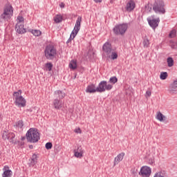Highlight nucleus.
<instances>
[{
  "label": "nucleus",
  "mask_w": 177,
  "mask_h": 177,
  "mask_svg": "<svg viewBox=\"0 0 177 177\" xmlns=\"http://www.w3.org/2000/svg\"><path fill=\"white\" fill-rule=\"evenodd\" d=\"M26 139L30 143H37L39 140V133L34 128L30 129L26 133Z\"/></svg>",
  "instance_id": "1"
},
{
  "label": "nucleus",
  "mask_w": 177,
  "mask_h": 177,
  "mask_svg": "<svg viewBox=\"0 0 177 177\" xmlns=\"http://www.w3.org/2000/svg\"><path fill=\"white\" fill-rule=\"evenodd\" d=\"M12 16H13V7L8 5L4 8L3 13L0 15V22L9 21Z\"/></svg>",
  "instance_id": "2"
},
{
  "label": "nucleus",
  "mask_w": 177,
  "mask_h": 177,
  "mask_svg": "<svg viewBox=\"0 0 177 177\" xmlns=\"http://www.w3.org/2000/svg\"><path fill=\"white\" fill-rule=\"evenodd\" d=\"M57 53V50L52 45H48L44 50V55L48 60H53L56 57Z\"/></svg>",
  "instance_id": "3"
},
{
  "label": "nucleus",
  "mask_w": 177,
  "mask_h": 177,
  "mask_svg": "<svg viewBox=\"0 0 177 177\" xmlns=\"http://www.w3.org/2000/svg\"><path fill=\"white\" fill-rule=\"evenodd\" d=\"M164 6H165L164 1L157 0L153 3V10H154L156 13H162L164 15V13H165V8H164Z\"/></svg>",
  "instance_id": "4"
},
{
  "label": "nucleus",
  "mask_w": 177,
  "mask_h": 177,
  "mask_svg": "<svg viewBox=\"0 0 177 177\" xmlns=\"http://www.w3.org/2000/svg\"><path fill=\"white\" fill-rule=\"evenodd\" d=\"M128 30V24L117 25L113 28V32L116 35H124Z\"/></svg>",
  "instance_id": "5"
},
{
  "label": "nucleus",
  "mask_w": 177,
  "mask_h": 177,
  "mask_svg": "<svg viewBox=\"0 0 177 177\" xmlns=\"http://www.w3.org/2000/svg\"><path fill=\"white\" fill-rule=\"evenodd\" d=\"M113 89V84H107L106 81H102L97 87V92H106V91H111Z\"/></svg>",
  "instance_id": "6"
},
{
  "label": "nucleus",
  "mask_w": 177,
  "mask_h": 177,
  "mask_svg": "<svg viewBox=\"0 0 177 177\" xmlns=\"http://www.w3.org/2000/svg\"><path fill=\"white\" fill-rule=\"evenodd\" d=\"M81 21H82V17H78L77 19L74 29L71 34V36H70L71 39H74L77 34H78V31H80V30L81 29Z\"/></svg>",
  "instance_id": "7"
},
{
  "label": "nucleus",
  "mask_w": 177,
  "mask_h": 177,
  "mask_svg": "<svg viewBox=\"0 0 177 177\" xmlns=\"http://www.w3.org/2000/svg\"><path fill=\"white\" fill-rule=\"evenodd\" d=\"M147 21L153 30H156L158 27V24L160 23V18H154V15H152L151 17L147 18Z\"/></svg>",
  "instance_id": "8"
},
{
  "label": "nucleus",
  "mask_w": 177,
  "mask_h": 177,
  "mask_svg": "<svg viewBox=\"0 0 177 177\" xmlns=\"http://www.w3.org/2000/svg\"><path fill=\"white\" fill-rule=\"evenodd\" d=\"M139 175L142 177H150V175H151V169L147 166H144L141 167Z\"/></svg>",
  "instance_id": "9"
},
{
  "label": "nucleus",
  "mask_w": 177,
  "mask_h": 177,
  "mask_svg": "<svg viewBox=\"0 0 177 177\" xmlns=\"http://www.w3.org/2000/svg\"><path fill=\"white\" fill-rule=\"evenodd\" d=\"M102 50L106 53V56H110V55H111V51L113 50L111 44L106 41L102 46Z\"/></svg>",
  "instance_id": "10"
},
{
  "label": "nucleus",
  "mask_w": 177,
  "mask_h": 177,
  "mask_svg": "<svg viewBox=\"0 0 177 177\" xmlns=\"http://www.w3.org/2000/svg\"><path fill=\"white\" fill-rule=\"evenodd\" d=\"M170 95H177V80H174L169 87Z\"/></svg>",
  "instance_id": "11"
},
{
  "label": "nucleus",
  "mask_w": 177,
  "mask_h": 177,
  "mask_svg": "<svg viewBox=\"0 0 177 177\" xmlns=\"http://www.w3.org/2000/svg\"><path fill=\"white\" fill-rule=\"evenodd\" d=\"M15 104L18 107H25L26 106V99L22 97H15Z\"/></svg>",
  "instance_id": "12"
},
{
  "label": "nucleus",
  "mask_w": 177,
  "mask_h": 177,
  "mask_svg": "<svg viewBox=\"0 0 177 177\" xmlns=\"http://www.w3.org/2000/svg\"><path fill=\"white\" fill-rule=\"evenodd\" d=\"M125 156V153L122 152L119 153L114 159L113 166L115 167L118 164H120L122 160H124V157Z\"/></svg>",
  "instance_id": "13"
},
{
  "label": "nucleus",
  "mask_w": 177,
  "mask_h": 177,
  "mask_svg": "<svg viewBox=\"0 0 177 177\" xmlns=\"http://www.w3.org/2000/svg\"><path fill=\"white\" fill-rule=\"evenodd\" d=\"M15 30L18 34H25V32H26L23 24L17 23L15 26Z\"/></svg>",
  "instance_id": "14"
},
{
  "label": "nucleus",
  "mask_w": 177,
  "mask_h": 177,
  "mask_svg": "<svg viewBox=\"0 0 177 177\" xmlns=\"http://www.w3.org/2000/svg\"><path fill=\"white\" fill-rule=\"evenodd\" d=\"M53 106L54 109H55V110H60V109L63 107V102L62 100L56 98L53 102Z\"/></svg>",
  "instance_id": "15"
},
{
  "label": "nucleus",
  "mask_w": 177,
  "mask_h": 177,
  "mask_svg": "<svg viewBox=\"0 0 177 177\" xmlns=\"http://www.w3.org/2000/svg\"><path fill=\"white\" fill-rule=\"evenodd\" d=\"M86 92V93H95V92H97V87L96 88V86L93 84H90L87 86Z\"/></svg>",
  "instance_id": "16"
},
{
  "label": "nucleus",
  "mask_w": 177,
  "mask_h": 177,
  "mask_svg": "<svg viewBox=\"0 0 177 177\" xmlns=\"http://www.w3.org/2000/svg\"><path fill=\"white\" fill-rule=\"evenodd\" d=\"M135 1L130 0L127 4L126 10H127V12H132V10L135 9Z\"/></svg>",
  "instance_id": "17"
},
{
  "label": "nucleus",
  "mask_w": 177,
  "mask_h": 177,
  "mask_svg": "<svg viewBox=\"0 0 177 177\" xmlns=\"http://www.w3.org/2000/svg\"><path fill=\"white\" fill-rule=\"evenodd\" d=\"M54 96L57 99H59V100H61V99H64L66 97V93H63L62 91L58 90L55 91Z\"/></svg>",
  "instance_id": "18"
},
{
  "label": "nucleus",
  "mask_w": 177,
  "mask_h": 177,
  "mask_svg": "<svg viewBox=\"0 0 177 177\" xmlns=\"http://www.w3.org/2000/svg\"><path fill=\"white\" fill-rule=\"evenodd\" d=\"M3 171H4L3 174H2L3 177H10V176H12V172L11 171V170L9 169L8 167L5 166L3 169Z\"/></svg>",
  "instance_id": "19"
},
{
  "label": "nucleus",
  "mask_w": 177,
  "mask_h": 177,
  "mask_svg": "<svg viewBox=\"0 0 177 177\" xmlns=\"http://www.w3.org/2000/svg\"><path fill=\"white\" fill-rule=\"evenodd\" d=\"M38 162V156L37 154H33L31 157V162H30V165L32 167H34Z\"/></svg>",
  "instance_id": "20"
},
{
  "label": "nucleus",
  "mask_w": 177,
  "mask_h": 177,
  "mask_svg": "<svg viewBox=\"0 0 177 177\" xmlns=\"http://www.w3.org/2000/svg\"><path fill=\"white\" fill-rule=\"evenodd\" d=\"M153 177H168L167 176V172L164 170L158 171Z\"/></svg>",
  "instance_id": "21"
},
{
  "label": "nucleus",
  "mask_w": 177,
  "mask_h": 177,
  "mask_svg": "<svg viewBox=\"0 0 177 177\" xmlns=\"http://www.w3.org/2000/svg\"><path fill=\"white\" fill-rule=\"evenodd\" d=\"M54 21L55 23H62L63 21V16L62 15H57L54 17Z\"/></svg>",
  "instance_id": "22"
},
{
  "label": "nucleus",
  "mask_w": 177,
  "mask_h": 177,
  "mask_svg": "<svg viewBox=\"0 0 177 177\" xmlns=\"http://www.w3.org/2000/svg\"><path fill=\"white\" fill-rule=\"evenodd\" d=\"M107 57L109 59H112V60H115V59H117V57H118V54H117V53H115V51L112 50L111 52V54H109V55H107Z\"/></svg>",
  "instance_id": "23"
},
{
  "label": "nucleus",
  "mask_w": 177,
  "mask_h": 177,
  "mask_svg": "<svg viewBox=\"0 0 177 177\" xmlns=\"http://www.w3.org/2000/svg\"><path fill=\"white\" fill-rule=\"evenodd\" d=\"M156 118L160 122L165 121V116L160 111L158 112Z\"/></svg>",
  "instance_id": "24"
},
{
  "label": "nucleus",
  "mask_w": 177,
  "mask_h": 177,
  "mask_svg": "<svg viewBox=\"0 0 177 177\" xmlns=\"http://www.w3.org/2000/svg\"><path fill=\"white\" fill-rule=\"evenodd\" d=\"M174 58H172L171 57H169L167 58V66L168 67H174Z\"/></svg>",
  "instance_id": "25"
},
{
  "label": "nucleus",
  "mask_w": 177,
  "mask_h": 177,
  "mask_svg": "<svg viewBox=\"0 0 177 177\" xmlns=\"http://www.w3.org/2000/svg\"><path fill=\"white\" fill-rule=\"evenodd\" d=\"M15 135L14 134V133L10 132L8 136V138H7L8 140H9V142H10V143H15Z\"/></svg>",
  "instance_id": "26"
},
{
  "label": "nucleus",
  "mask_w": 177,
  "mask_h": 177,
  "mask_svg": "<svg viewBox=\"0 0 177 177\" xmlns=\"http://www.w3.org/2000/svg\"><path fill=\"white\" fill-rule=\"evenodd\" d=\"M10 134V132H9V131L6 130L3 132V135H2V138L3 139V140H6V139L8 140L9 138V135Z\"/></svg>",
  "instance_id": "27"
},
{
  "label": "nucleus",
  "mask_w": 177,
  "mask_h": 177,
  "mask_svg": "<svg viewBox=\"0 0 177 177\" xmlns=\"http://www.w3.org/2000/svg\"><path fill=\"white\" fill-rule=\"evenodd\" d=\"M30 32L35 35V37H39L41 35V32L39 30H31Z\"/></svg>",
  "instance_id": "28"
},
{
  "label": "nucleus",
  "mask_w": 177,
  "mask_h": 177,
  "mask_svg": "<svg viewBox=\"0 0 177 177\" xmlns=\"http://www.w3.org/2000/svg\"><path fill=\"white\" fill-rule=\"evenodd\" d=\"M69 67L72 70H75V68H77V62L74 60L71 61L69 64Z\"/></svg>",
  "instance_id": "29"
},
{
  "label": "nucleus",
  "mask_w": 177,
  "mask_h": 177,
  "mask_svg": "<svg viewBox=\"0 0 177 177\" xmlns=\"http://www.w3.org/2000/svg\"><path fill=\"white\" fill-rule=\"evenodd\" d=\"M160 80H167V78H168V73L167 72L160 73Z\"/></svg>",
  "instance_id": "30"
},
{
  "label": "nucleus",
  "mask_w": 177,
  "mask_h": 177,
  "mask_svg": "<svg viewBox=\"0 0 177 177\" xmlns=\"http://www.w3.org/2000/svg\"><path fill=\"white\" fill-rule=\"evenodd\" d=\"M118 82V79H117L115 76L112 77L109 79L110 84H113V85H114V84H116V82Z\"/></svg>",
  "instance_id": "31"
},
{
  "label": "nucleus",
  "mask_w": 177,
  "mask_h": 177,
  "mask_svg": "<svg viewBox=\"0 0 177 177\" xmlns=\"http://www.w3.org/2000/svg\"><path fill=\"white\" fill-rule=\"evenodd\" d=\"M169 38H175V37H176V30L173 29V30L170 32V33H169Z\"/></svg>",
  "instance_id": "32"
},
{
  "label": "nucleus",
  "mask_w": 177,
  "mask_h": 177,
  "mask_svg": "<svg viewBox=\"0 0 177 177\" xmlns=\"http://www.w3.org/2000/svg\"><path fill=\"white\" fill-rule=\"evenodd\" d=\"M53 67V64L52 63L48 62L46 64V68L48 71H52V68Z\"/></svg>",
  "instance_id": "33"
},
{
  "label": "nucleus",
  "mask_w": 177,
  "mask_h": 177,
  "mask_svg": "<svg viewBox=\"0 0 177 177\" xmlns=\"http://www.w3.org/2000/svg\"><path fill=\"white\" fill-rule=\"evenodd\" d=\"M21 90H19L17 92H15L13 94V96H14L15 99H16V97H21Z\"/></svg>",
  "instance_id": "34"
},
{
  "label": "nucleus",
  "mask_w": 177,
  "mask_h": 177,
  "mask_svg": "<svg viewBox=\"0 0 177 177\" xmlns=\"http://www.w3.org/2000/svg\"><path fill=\"white\" fill-rule=\"evenodd\" d=\"M142 44L144 45L145 48H148L149 45H150V42L149 41V39H144Z\"/></svg>",
  "instance_id": "35"
},
{
  "label": "nucleus",
  "mask_w": 177,
  "mask_h": 177,
  "mask_svg": "<svg viewBox=\"0 0 177 177\" xmlns=\"http://www.w3.org/2000/svg\"><path fill=\"white\" fill-rule=\"evenodd\" d=\"M75 156H76L77 158H82L83 157L84 153L82 152H74Z\"/></svg>",
  "instance_id": "36"
},
{
  "label": "nucleus",
  "mask_w": 177,
  "mask_h": 177,
  "mask_svg": "<svg viewBox=\"0 0 177 177\" xmlns=\"http://www.w3.org/2000/svg\"><path fill=\"white\" fill-rule=\"evenodd\" d=\"M17 20L18 22L17 23H20V24H24V18L21 16H18L17 17Z\"/></svg>",
  "instance_id": "37"
},
{
  "label": "nucleus",
  "mask_w": 177,
  "mask_h": 177,
  "mask_svg": "<svg viewBox=\"0 0 177 177\" xmlns=\"http://www.w3.org/2000/svg\"><path fill=\"white\" fill-rule=\"evenodd\" d=\"M151 96V90L149 88L145 93V97L147 99V97H150Z\"/></svg>",
  "instance_id": "38"
},
{
  "label": "nucleus",
  "mask_w": 177,
  "mask_h": 177,
  "mask_svg": "<svg viewBox=\"0 0 177 177\" xmlns=\"http://www.w3.org/2000/svg\"><path fill=\"white\" fill-rule=\"evenodd\" d=\"M24 125L23 120H19L17 122V127H18V128H23Z\"/></svg>",
  "instance_id": "39"
},
{
  "label": "nucleus",
  "mask_w": 177,
  "mask_h": 177,
  "mask_svg": "<svg viewBox=\"0 0 177 177\" xmlns=\"http://www.w3.org/2000/svg\"><path fill=\"white\" fill-rule=\"evenodd\" d=\"M46 149L47 150H50V149H52V142H47L46 144Z\"/></svg>",
  "instance_id": "40"
},
{
  "label": "nucleus",
  "mask_w": 177,
  "mask_h": 177,
  "mask_svg": "<svg viewBox=\"0 0 177 177\" xmlns=\"http://www.w3.org/2000/svg\"><path fill=\"white\" fill-rule=\"evenodd\" d=\"M74 152H75V153H84V151L82 150V148L81 147H78L77 149L74 150Z\"/></svg>",
  "instance_id": "41"
},
{
  "label": "nucleus",
  "mask_w": 177,
  "mask_h": 177,
  "mask_svg": "<svg viewBox=\"0 0 177 177\" xmlns=\"http://www.w3.org/2000/svg\"><path fill=\"white\" fill-rule=\"evenodd\" d=\"M145 8L147 12H151V7L149 4H146Z\"/></svg>",
  "instance_id": "42"
},
{
  "label": "nucleus",
  "mask_w": 177,
  "mask_h": 177,
  "mask_svg": "<svg viewBox=\"0 0 177 177\" xmlns=\"http://www.w3.org/2000/svg\"><path fill=\"white\" fill-rule=\"evenodd\" d=\"M74 132H75V133H82V131L80 128H77L74 130Z\"/></svg>",
  "instance_id": "43"
},
{
  "label": "nucleus",
  "mask_w": 177,
  "mask_h": 177,
  "mask_svg": "<svg viewBox=\"0 0 177 177\" xmlns=\"http://www.w3.org/2000/svg\"><path fill=\"white\" fill-rule=\"evenodd\" d=\"M71 41H73V39H71V37H70L67 41H66V44H70V42H71Z\"/></svg>",
  "instance_id": "44"
},
{
  "label": "nucleus",
  "mask_w": 177,
  "mask_h": 177,
  "mask_svg": "<svg viewBox=\"0 0 177 177\" xmlns=\"http://www.w3.org/2000/svg\"><path fill=\"white\" fill-rule=\"evenodd\" d=\"M94 2H96V3H99L102 2V0H94Z\"/></svg>",
  "instance_id": "45"
},
{
  "label": "nucleus",
  "mask_w": 177,
  "mask_h": 177,
  "mask_svg": "<svg viewBox=\"0 0 177 177\" xmlns=\"http://www.w3.org/2000/svg\"><path fill=\"white\" fill-rule=\"evenodd\" d=\"M59 6H60V8H64V3H61L59 4Z\"/></svg>",
  "instance_id": "46"
},
{
  "label": "nucleus",
  "mask_w": 177,
  "mask_h": 177,
  "mask_svg": "<svg viewBox=\"0 0 177 177\" xmlns=\"http://www.w3.org/2000/svg\"><path fill=\"white\" fill-rule=\"evenodd\" d=\"M30 149H32V145L29 146Z\"/></svg>",
  "instance_id": "47"
},
{
  "label": "nucleus",
  "mask_w": 177,
  "mask_h": 177,
  "mask_svg": "<svg viewBox=\"0 0 177 177\" xmlns=\"http://www.w3.org/2000/svg\"><path fill=\"white\" fill-rule=\"evenodd\" d=\"M1 113H0V119H1Z\"/></svg>",
  "instance_id": "48"
},
{
  "label": "nucleus",
  "mask_w": 177,
  "mask_h": 177,
  "mask_svg": "<svg viewBox=\"0 0 177 177\" xmlns=\"http://www.w3.org/2000/svg\"><path fill=\"white\" fill-rule=\"evenodd\" d=\"M173 48H176V47H175V46H173Z\"/></svg>",
  "instance_id": "49"
},
{
  "label": "nucleus",
  "mask_w": 177,
  "mask_h": 177,
  "mask_svg": "<svg viewBox=\"0 0 177 177\" xmlns=\"http://www.w3.org/2000/svg\"><path fill=\"white\" fill-rule=\"evenodd\" d=\"M174 44H175V45H176L177 43H174Z\"/></svg>",
  "instance_id": "50"
}]
</instances>
